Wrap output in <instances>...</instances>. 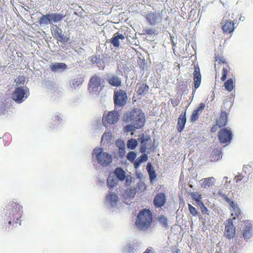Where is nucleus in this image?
Here are the masks:
<instances>
[{
    "mask_svg": "<svg viewBox=\"0 0 253 253\" xmlns=\"http://www.w3.org/2000/svg\"><path fill=\"white\" fill-rule=\"evenodd\" d=\"M22 207L18 203L14 202H9L6 206V220L8 224L18 223V220L21 217Z\"/></svg>",
    "mask_w": 253,
    "mask_h": 253,
    "instance_id": "obj_1",
    "label": "nucleus"
},
{
    "mask_svg": "<svg viewBox=\"0 0 253 253\" xmlns=\"http://www.w3.org/2000/svg\"><path fill=\"white\" fill-rule=\"evenodd\" d=\"M123 120L125 122L133 124L138 128L143 126L145 123L144 114L138 108H135L129 113L125 115Z\"/></svg>",
    "mask_w": 253,
    "mask_h": 253,
    "instance_id": "obj_2",
    "label": "nucleus"
},
{
    "mask_svg": "<svg viewBox=\"0 0 253 253\" xmlns=\"http://www.w3.org/2000/svg\"><path fill=\"white\" fill-rule=\"evenodd\" d=\"M152 220L151 211L149 209H143L137 215L135 224L139 229L144 231L150 226Z\"/></svg>",
    "mask_w": 253,
    "mask_h": 253,
    "instance_id": "obj_3",
    "label": "nucleus"
},
{
    "mask_svg": "<svg viewBox=\"0 0 253 253\" xmlns=\"http://www.w3.org/2000/svg\"><path fill=\"white\" fill-rule=\"evenodd\" d=\"M92 157L102 166L106 167L112 162V157L109 153L104 152L102 148H95L92 152Z\"/></svg>",
    "mask_w": 253,
    "mask_h": 253,
    "instance_id": "obj_4",
    "label": "nucleus"
},
{
    "mask_svg": "<svg viewBox=\"0 0 253 253\" xmlns=\"http://www.w3.org/2000/svg\"><path fill=\"white\" fill-rule=\"evenodd\" d=\"M102 79L98 75L92 76L88 83V90L93 94L97 95L102 90L104 85L101 86Z\"/></svg>",
    "mask_w": 253,
    "mask_h": 253,
    "instance_id": "obj_5",
    "label": "nucleus"
},
{
    "mask_svg": "<svg viewBox=\"0 0 253 253\" xmlns=\"http://www.w3.org/2000/svg\"><path fill=\"white\" fill-rule=\"evenodd\" d=\"M127 99L126 92L122 89L115 90L113 94V101L116 109L125 106Z\"/></svg>",
    "mask_w": 253,
    "mask_h": 253,
    "instance_id": "obj_6",
    "label": "nucleus"
},
{
    "mask_svg": "<svg viewBox=\"0 0 253 253\" xmlns=\"http://www.w3.org/2000/svg\"><path fill=\"white\" fill-rule=\"evenodd\" d=\"M29 89L27 87L24 88L23 86L17 87L15 89L14 91L12 93V99L18 103H21L23 102L28 96L26 94V91Z\"/></svg>",
    "mask_w": 253,
    "mask_h": 253,
    "instance_id": "obj_7",
    "label": "nucleus"
},
{
    "mask_svg": "<svg viewBox=\"0 0 253 253\" xmlns=\"http://www.w3.org/2000/svg\"><path fill=\"white\" fill-rule=\"evenodd\" d=\"M141 246L138 242L129 241L126 243L122 249L123 253H138L140 251Z\"/></svg>",
    "mask_w": 253,
    "mask_h": 253,
    "instance_id": "obj_8",
    "label": "nucleus"
},
{
    "mask_svg": "<svg viewBox=\"0 0 253 253\" xmlns=\"http://www.w3.org/2000/svg\"><path fill=\"white\" fill-rule=\"evenodd\" d=\"M120 113L116 111L109 112L107 115L103 118V123L106 126V124L115 125L119 120Z\"/></svg>",
    "mask_w": 253,
    "mask_h": 253,
    "instance_id": "obj_9",
    "label": "nucleus"
},
{
    "mask_svg": "<svg viewBox=\"0 0 253 253\" xmlns=\"http://www.w3.org/2000/svg\"><path fill=\"white\" fill-rule=\"evenodd\" d=\"M104 79L107 81L109 84L112 86L117 87L122 85V79L116 74L107 73L105 74Z\"/></svg>",
    "mask_w": 253,
    "mask_h": 253,
    "instance_id": "obj_10",
    "label": "nucleus"
},
{
    "mask_svg": "<svg viewBox=\"0 0 253 253\" xmlns=\"http://www.w3.org/2000/svg\"><path fill=\"white\" fill-rule=\"evenodd\" d=\"M218 138L222 143H230L232 139V133L227 128H222L218 132Z\"/></svg>",
    "mask_w": 253,
    "mask_h": 253,
    "instance_id": "obj_11",
    "label": "nucleus"
},
{
    "mask_svg": "<svg viewBox=\"0 0 253 253\" xmlns=\"http://www.w3.org/2000/svg\"><path fill=\"white\" fill-rule=\"evenodd\" d=\"M146 18L150 25H155L161 22L162 17L160 13L155 11L148 12L146 15Z\"/></svg>",
    "mask_w": 253,
    "mask_h": 253,
    "instance_id": "obj_12",
    "label": "nucleus"
},
{
    "mask_svg": "<svg viewBox=\"0 0 253 253\" xmlns=\"http://www.w3.org/2000/svg\"><path fill=\"white\" fill-rule=\"evenodd\" d=\"M118 202L119 197L115 192H110L106 196L105 203L109 208H115Z\"/></svg>",
    "mask_w": 253,
    "mask_h": 253,
    "instance_id": "obj_13",
    "label": "nucleus"
},
{
    "mask_svg": "<svg viewBox=\"0 0 253 253\" xmlns=\"http://www.w3.org/2000/svg\"><path fill=\"white\" fill-rule=\"evenodd\" d=\"M166 195L163 193H158L154 197L153 204L156 208L162 207L166 203Z\"/></svg>",
    "mask_w": 253,
    "mask_h": 253,
    "instance_id": "obj_14",
    "label": "nucleus"
},
{
    "mask_svg": "<svg viewBox=\"0 0 253 253\" xmlns=\"http://www.w3.org/2000/svg\"><path fill=\"white\" fill-rule=\"evenodd\" d=\"M224 235L229 240L235 237V227L231 221L228 222L225 224Z\"/></svg>",
    "mask_w": 253,
    "mask_h": 253,
    "instance_id": "obj_15",
    "label": "nucleus"
},
{
    "mask_svg": "<svg viewBox=\"0 0 253 253\" xmlns=\"http://www.w3.org/2000/svg\"><path fill=\"white\" fill-rule=\"evenodd\" d=\"M193 76L194 87L195 88V90L193 91V94L195 92L196 89L199 87L201 83L202 77L199 66H195Z\"/></svg>",
    "mask_w": 253,
    "mask_h": 253,
    "instance_id": "obj_16",
    "label": "nucleus"
},
{
    "mask_svg": "<svg viewBox=\"0 0 253 253\" xmlns=\"http://www.w3.org/2000/svg\"><path fill=\"white\" fill-rule=\"evenodd\" d=\"M125 37L119 32L115 33L112 38L110 40V42L115 47H119L121 42H124Z\"/></svg>",
    "mask_w": 253,
    "mask_h": 253,
    "instance_id": "obj_17",
    "label": "nucleus"
},
{
    "mask_svg": "<svg viewBox=\"0 0 253 253\" xmlns=\"http://www.w3.org/2000/svg\"><path fill=\"white\" fill-rule=\"evenodd\" d=\"M52 72L54 73H61L67 69V65L62 62H53L50 65Z\"/></svg>",
    "mask_w": 253,
    "mask_h": 253,
    "instance_id": "obj_18",
    "label": "nucleus"
},
{
    "mask_svg": "<svg viewBox=\"0 0 253 253\" xmlns=\"http://www.w3.org/2000/svg\"><path fill=\"white\" fill-rule=\"evenodd\" d=\"M245 229L243 232V236L245 240H247L253 236V230L252 228L253 223L252 221L247 220L245 223Z\"/></svg>",
    "mask_w": 253,
    "mask_h": 253,
    "instance_id": "obj_19",
    "label": "nucleus"
},
{
    "mask_svg": "<svg viewBox=\"0 0 253 253\" xmlns=\"http://www.w3.org/2000/svg\"><path fill=\"white\" fill-rule=\"evenodd\" d=\"M49 14L50 24L52 25L51 27L57 26V23L64 17V15L62 13H49Z\"/></svg>",
    "mask_w": 253,
    "mask_h": 253,
    "instance_id": "obj_20",
    "label": "nucleus"
},
{
    "mask_svg": "<svg viewBox=\"0 0 253 253\" xmlns=\"http://www.w3.org/2000/svg\"><path fill=\"white\" fill-rule=\"evenodd\" d=\"M149 88V86L143 83H138L136 85L137 93L139 95H145L148 93Z\"/></svg>",
    "mask_w": 253,
    "mask_h": 253,
    "instance_id": "obj_21",
    "label": "nucleus"
},
{
    "mask_svg": "<svg viewBox=\"0 0 253 253\" xmlns=\"http://www.w3.org/2000/svg\"><path fill=\"white\" fill-rule=\"evenodd\" d=\"M186 111H185L184 112H182L178 117L177 129L179 132H182L184 128L186 122Z\"/></svg>",
    "mask_w": 253,
    "mask_h": 253,
    "instance_id": "obj_22",
    "label": "nucleus"
},
{
    "mask_svg": "<svg viewBox=\"0 0 253 253\" xmlns=\"http://www.w3.org/2000/svg\"><path fill=\"white\" fill-rule=\"evenodd\" d=\"M216 182L213 177L203 178L200 181V184L203 188H208L214 185Z\"/></svg>",
    "mask_w": 253,
    "mask_h": 253,
    "instance_id": "obj_23",
    "label": "nucleus"
},
{
    "mask_svg": "<svg viewBox=\"0 0 253 253\" xmlns=\"http://www.w3.org/2000/svg\"><path fill=\"white\" fill-rule=\"evenodd\" d=\"M228 113L221 110V114L218 119L216 120V123L219 127L225 126L227 122V116Z\"/></svg>",
    "mask_w": 253,
    "mask_h": 253,
    "instance_id": "obj_24",
    "label": "nucleus"
},
{
    "mask_svg": "<svg viewBox=\"0 0 253 253\" xmlns=\"http://www.w3.org/2000/svg\"><path fill=\"white\" fill-rule=\"evenodd\" d=\"M114 174L115 177L120 181H123L125 180L126 175V172L122 168L119 167L117 168L114 170Z\"/></svg>",
    "mask_w": 253,
    "mask_h": 253,
    "instance_id": "obj_25",
    "label": "nucleus"
},
{
    "mask_svg": "<svg viewBox=\"0 0 253 253\" xmlns=\"http://www.w3.org/2000/svg\"><path fill=\"white\" fill-rule=\"evenodd\" d=\"M146 169L149 175L150 181L151 183H153L157 176L155 170L151 164L150 163L147 164Z\"/></svg>",
    "mask_w": 253,
    "mask_h": 253,
    "instance_id": "obj_26",
    "label": "nucleus"
},
{
    "mask_svg": "<svg viewBox=\"0 0 253 253\" xmlns=\"http://www.w3.org/2000/svg\"><path fill=\"white\" fill-rule=\"evenodd\" d=\"M222 158L221 152L219 149H214L211 155V161H216Z\"/></svg>",
    "mask_w": 253,
    "mask_h": 253,
    "instance_id": "obj_27",
    "label": "nucleus"
},
{
    "mask_svg": "<svg viewBox=\"0 0 253 253\" xmlns=\"http://www.w3.org/2000/svg\"><path fill=\"white\" fill-rule=\"evenodd\" d=\"M39 22L41 26H45L50 24L49 13L46 14L45 15L42 14V17L39 19Z\"/></svg>",
    "mask_w": 253,
    "mask_h": 253,
    "instance_id": "obj_28",
    "label": "nucleus"
},
{
    "mask_svg": "<svg viewBox=\"0 0 253 253\" xmlns=\"http://www.w3.org/2000/svg\"><path fill=\"white\" fill-rule=\"evenodd\" d=\"M222 30L224 32L232 33L234 30V24L230 21L226 22L222 26Z\"/></svg>",
    "mask_w": 253,
    "mask_h": 253,
    "instance_id": "obj_29",
    "label": "nucleus"
},
{
    "mask_svg": "<svg viewBox=\"0 0 253 253\" xmlns=\"http://www.w3.org/2000/svg\"><path fill=\"white\" fill-rule=\"evenodd\" d=\"M83 80L81 78H76L72 79L70 82V86L72 88L76 89L80 85L82 84Z\"/></svg>",
    "mask_w": 253,
    "mask_h": 253,
    "instance_id": "obj_30",
    "label": "nucleus"
},
{
    "mask_svg": "<svg viewBox=\"0 0 253 253\" xmlns=\"http://www.w3.org/2000/svg\"><path fill=\"white\" fill-rule=\"evenodd\" d=\"M224 85L225 89L229 92H231L235 86V84H234L233 80L231 78L228 79L224 83Z\"/></svg>",
    "mask_w": 253,
    "mask_h": 253,
    "instance_id": "obj_31",
    "label": "nucleus"
},
{
    "mask_svg": "<svg viewBox=\"0 0 253 253\" xmlns=\"http://www.w3.org/2000/svg\"><path fill=\"white\" fill-rule=\"evenodd\" d=\"M118 180L114 176L109 175L107 178V184L110 188H113L117 185Z\"/></svg>",
    "mask_w": 253,
    "mask_h": 253,
    "instance_id": "obj_32",
    "label": "nucleus"
},
{
    "mask_svg": "<svg viewBox=\"0 0 253 253\" xmlns=\"http://www.w3.org/2000/svg\"><path fill=\"white\" fill-rule=\"evenodd\" d=\"M136 192H137L136 191V189H135V187H133L130 188L128 191H126L125 193V195L127 198L132 199L135 197Z\"/></svg>",
    "mask_w": 253,
    "mask_h": 253,
    "instance_id": "obj_33",
    "label": "nucleus"
},
{
    "mask_svg": "<svg viewBox=\"0 0 253 253\" xmlns=\"http://www.w3.org/2000/svg\"><path fill=\"white\" fill-rule=\"evenodd\" d=\"M127 147L128 149L134 150L138 145V142L135 139H129L127 142Z\"/></svg>",
    "mask_w": 253,
    "mask_h": 253,
    "instance_id": "obj_34",
    "label": "nucleus"
},
{
    "mask_svg": "<svg viewBox=\"0 0 253 253\" xmlns=\"http://www.w3.org/2000/svg\"><path fill=\"white\" fill-rule=\"evenodd\" d=\"M56 39L64 45H66L70 41L69 37H67L64 34L62 33H60V35Z\"/></svg>",
    "mask_w": 253,
    "mask_h": 253,
    "instance_id": "obj_35",
    "label": "nucleus"
},
{
    "mask_svg": "<svg viewBox=\"0 0 253 253\" xmlns=\"http://www.w3.org/2000/svg\"><path fill=\"white\" fill-rule=\"evenodd\" d=\"M146 188V186L145 183L142 182V181H139V182L137 183V185L136 186V187H135V189H136V191L139 193H141L142 192L144 191Z\"/></svg>",
    "mask_w": 253,
    "mask_h": 253,
    "instance_id": "obj_36",
    "label": "nucleus"
},
{
    "mask_svg": "<svg viewBox=\"0 0 253 253\" xmlns=\"http://www.w3.org/2000/svg\"><path fill=\"white\" fill-rule=\"evenodd\" d=\"M51 30L53 36L56 39H57L58 37L60 35V33H62V29L59 28L58 26L51 27Z\"/></svg>",
    "mask_w": 253,
    "mask_h": 253,
    "instance_id": "obj_37",
    "label": "nucleus"
},
{
    "mask_svg": "<svg viewBox=\"0 0 253 253\" xmlns=\"http://www.w3.org/2000/svg\"><path fill=\"white\" fill-rule=\"evenodd\" d=\"M158 220L164 227H168V219L166 216L164 215H161L158 217Z\"/></svg>",
    "mask_w": 253,
    "mask_h": 253,
    "instance_id": "obj_38",
    "label": "nucleus"
},
{
    "mask_svg": "<svg viewBox=\"0 0 253 253\" xmlns=\"http://www.w3.org/2000/svg\"><path fill=\"white\" fill-rule=\"evenodd\" d=\"M192 196L193 199L196 201L199 207L201 206V204H204L202 201V197L201 195L193 193Z\"/></svg>",
    "mask_w": 253,
    "mask_h": 253,
    "instance_id": "obj_39",
    "label": "nucleus"
},
{
    "mask_svg": "<svg viewBox=\"0 0 253 253\" xmlns=\"http://www.w3.org/2000/svg\"><path fill=\"white\" fill-rule=\"evenodd\" d=\"M62 121V119H61V118L59 116V115H55L54 117L52 118V123H54V124H53V126L52 128V129H54L55 128L54 126H57V125H59Z\"/></svg>",
    "mask_w": 253,
    "mask_h": 253,
    "instance_id": "obj_40",
    "label": "nucleus"
},
{
    "mask_svg": "<svg viewBox=\"0 0 253 253\" xmlns=\"http://www.w3.org/2000/svg\"><path fill=\"white\" fill-rule=\"evenodd\" d=\"M200 114V112H198L196 109L195 110L191 116V122L192 123L195 122L199 119Z\"/></svg>",
    "mask_w": 253,
    "mask_h": 253,
    "instance_id": "obj_41",
    "label": "nucleus"
},
{
    "mask_svg": "<svg viewBox=\"0 0 253 253\" xmlns=\"http://www.w3.org/2000/svg\"><path fill=\"white\" fill-rule=\"evenodd\" d=\"M135 128L139 129L140 128H138V127L135 126V125H134L133 124H130V125H127L126 126L124 127V129L126 132L128 133V132H131L132 131H133Z\"/></svg>",
    "mask_w": 253,
    "mask_h": 253,
    "instance_id": "obj_42",
    "label": "nucleus"
},
{
    "mask_svg": "<svg viewBox=\"0 0 253 253\" xmlns=\"http://www.w3.org/2000/svg\"><path fill=\"white\" fill-rule=\"evenodd\" d=\"M136 153L135 152L130 151L127 153L126 158L130 162H133L136 157Z\"/></svg>",
    "mask_w": 253,
    "mask_h": 253,
    "instance_id": "obj_43",
    "label": "nucleus"
},
{
    "mask_svg": "<svg viewBox=\"0 0 253 253\" xmlns=\"http://www.w3.org/2000/svg\"><path fill=\"white\" fill-rule=\"evenodd\" d=\"M148 141L147 139H145L144 137L142 138L141 143V146L140 148V151L142 153H144L146 151V142Z\"/></svg>",
    "mask_w": 253,
    "mask_h": 253,
    "instance_id": "obj_44",
    "label": "nucleus"
},
{
    "mask_svg": "<svg viewBox=\"0 0 253 253\" xmlns=\"http://www.w3.org/2000/svg\"><path fill=\"white\" fill-rule=\"evenodd\" d=\"M188 209L190 211V213L194 216H198L199 215V212L197 209L192 206L191 204H188Z\"/></svg>",
    "mask_w": 253,
    "mask_h": 253,
    "instance_id": "obj_45",
    "label": "nucleus"
},
{
    "mask_svg": "<svg viewBox=\"0 0 253 253\" xmlns=\"http://www.w3.org/2000/svg\"><path fill=\"white\" fill-rule=\"evenodd\" d=\"M100 60L99 56L95 55L92 57L91 61L93 64H96L98 68H100V66H99V64H100Z\"/></svg>",
    "mask_w": 253,
    "mask_h": 253,
    "instance_id": "obj_46",
    "label": "nucleus"
},
{
    "mask_svg": "<svg viewBox=\"0 0 253 253\" xmlns=\"http://www.w3.org/2000/svg\"><path fill=\"white\" fill-rule=\"evenodd\" d=\"M228 204H229L230 206L235 210L236 212V215L238 217V213L240 214V212L236 205L232 201V200Z\"/></svg>",
    "mask_w": 253,
    "mask_h": 253,
    "instance_id": "obj_47",
    "label": "nucleus"
},
{
    "mask_svg": "<svg viewBox=\"0 0 253 253\" xmlns=\"http://www.w3.org/2000/svg\"><path fill=\"white\" fill-rule=\"evenodd\" d=\"M228 72V68L227 67H224L222 70V76L221 78V80L222 81H224L226 79Z\"/></svg>",
    "mask_w": 253,
    "mask_h": 253,
    "instance_id": "obj_48",
    "label": "nucleus"
},
{
    "mask_svg": "<svg viewBox=\"0 0 253 253\" xmlns=\"http://www.w3.org/2000/svg\"><path fill=\"white\" fill-rule=\"evenodd\" d=\"M145 33L149 35L157 34V31L154 28L145 29L143 30Z\"/></svg>",
    "mask_w": 253,
    "mask_h": 253,
    "instance_id": "obj_49",
    "label": "nucleus"
},
{
    "mask_svg": "<svg viewBox=\"0 0 253 253\" xmlns=\"http://www.w3.org/2000/svg\"><path fill=\"white\" fill-rule=\"evenodd\" d=\"M115 144L118 149H121L125 147V144L124 142L121 140H117L115 142Z\"/></svg>",
    "mask_w": 253,
    "mask_h": 253,
    "instance_id": "obj_50",
    "label": "nucleus"
},
{
    "mask_svg": "<svg viewBox=\"0 0 253 253\" xmlns=\"http://www.w3.org/2000/svg\"><path fill=\"white\" fill-rule=\"evenodd\" d=\"M112 137L111 133L109 132H105L103 133L102 136V140H105L108 141L111 139Z\"/></svg>",
    "mask_w": 253,
    "mask_h": 253,
    "instance_id": "obj_51",
    "label": "nucleus"
},
{
    "mask_svg": "<svg viewBox=\"0 0 253 253\" xmlns=\"http://www.w3.org/2000/svg\"><path fill=\"white\" fill-rule=\"evenodd\" d=\"M200 208L203 214H208L209 210L204 204H201Z\"/></svg>",
    "mask_w": 253,
    "mask_h": 253,
    "instance_id": "obj_52",
    "label": "nucleus"
},
{
    "mask_svg": "<svg viewBox=\"0 0 253 253\" xmlns=\"http://www.w3.org/2000/svg\"><path fill=\"white\" fill-rule=\"evenodd\" d=\"M139 161L142 163L146 162L148 160V156L146 154H142L140 157L138 158Z\"/></svg>",
    "mask_w": 253,
    "mask_h": 253,
    "instance_id": "obj_53",
    "label": "nucleus"
},
{
    "mask_svg": "<svg viewBox=\"0 0 253 253\" xmlns=\"http://www.w3.org/2000/svg\"><path fill=\"white\" fill-rule=\"evenodd\" d=\"M119 154L121 158H123L126 154V149L125 148L119 149Z\"/></svg>",
    "mask_w": 253,
    "mask_h": 253,
    "instance_id": "obj_54",
    "label": "nucleus"
},
{
    "mask_svg": "<svg viewBox=\"0 0 253 253\" xmlns=\"http://www.w3.org/2000/svg\"><path fill=\"white\" fill-rule=\"evenodd\" d=\"M205 107V104L204 103H201L196 110L201 113L202 111L204 110Z\"/></svg>",
    "mask_w": 253,
    "mask_h": 253,
    "instance_id": "obj_55",
    "label": "nucleus"
},
{
    "mask_svg": "<svg viewBox=\"0 0 253 253\" xmlns=\"http://www.w3.org/2000/svg\"><path fill=\"white\" fill-rule=\"evenodd\" d=\"M142 163L140 161H139V159L137 158L134 162V168L136 169H138Z\"/></svg>",
    "mask_w": 253,
    "mask_h": 253,
    "instance_id": "obj_56",
    "label": "nucleus"
},
{
    "mask_svg": "<svg viewBox=\"0 0 253 253\" xmlns=\"http://www.w3.org/2000/svg\"><path fill=\"white\" fill-rule=\"evenodd\" d=\"M125 180L127 185H130L131 182L132 177L129 175H126Z\"/></svg>",
    "mask_w": 253,
    "mask_h": 253,
    "instance_id": "obj_57",
    "label": "nucleus"
},
{
    "mask_svg": "<svg viewBox=\"0 0 253 253\" xmlns=\"http://www.w3.org/2000/svg\"><path fill=\"white\" fill-rule=\"evenodd\" d=\"M19 84H24L25 82L24 77L22 76H19L17 78Z\"/></svg>",
    "mask_w": 253,
    "mask_h": 253,
    "instance_id": "obj_58",
    "label": "nucleus"
},
{
    "mask_svg": "<svg viewBox=\"0 0 253 253\" xmlns=\"http://www.w3.org/2000/svg\"><path fill=\"white\" fill-rule=\"evenodd\" d=\"M217 126H218L217 124L213 126L211 128V131L212 132H215L217 130Z\"/></svg>",
    "mask_w": 253,
    "mask_h": 253,
    "instance_id": "obj_59",
    "label": "nucleus"
},
{
    "mask_svg": "<svg viewBox=\"0 0 253 253\" xmlns=\"http://www.w3.org/2000/svg\"><path fill=\"white\" fill-rule=\"evenodd\" d=\"M153 249L152 248H148L143 253H152Z\"/></svg>",
    "mask_w": 253,
    "mask_h": 253,
    "instance_id": "obj_60",
    "label": "nucleus"
},
{
    "mask_svg": "<svg viewBox=\"0 0 253 253\" xmlns=\"http://www.w3.org/2000/svg\"><path fill=\"white\" fill-rule=\"evenodd\" d=\"M218 194L223 198L226 195L225 194L223 193L222 191L219 190L218 192Z\"/></svg>",
    "mask_w": 253,
    "mask_h": 253,
    "instance_id": "obj_61",
    "label": "nucleus"
},
{
    "mask_svg": "<svg viewBox=\"0 0 253 253\" xmlns=\"http://www.w3.org/2000/svg\"><path fill=\"white\" fill-rule=\"evenodd\" d=\"M224 200L226 201V202H227L228 203H229V202H230V201L232 200L231 199L229 198L228 197L227 195H226L223 198Z\"/></svg>",
    "mask_w": 253,
    "mask_h": 253,
    "instance_id": "obj_62",
    "label": "nucleus"
},
{
    "mask_svg": "<svg viewBox=\"0 0 253 253\" xmlns=\"http://www.w3.org/2000/svg\"><path fill=\"white\" fill-rule=\"evenodd\" d=\"M199 219L200 220H201L202 221V224H203V226L204 227H206L207 225H206V221H203L204 220V218L201 216V217H199Z\"/></svg>",
    "mask_w": 253,
    "mask_h": 253,
    "instance_id": "obj_63",
    "label": "nucleus"
},
{
    "mask_svg": "<svg viewBox=\"0 0 253 253\" xmlns=\"http://www.w3.org/2000/svg\"><path fill=\"white\" fill-rule=\"evenodd\" d=\"M240 21H244L245 20V18L244 16H241L239 18Z\"/></svg>",
    "mask_w": 253,
    "mask_h": 253,
    "instance_id": "obj_64",
    "label": "nucleus"
}]
</instances>
